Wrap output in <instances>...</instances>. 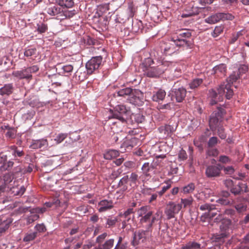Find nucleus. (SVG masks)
<instances>
[{
	"instance_id": "864d4df0",
	"label": "nucleus",
	"mask_w": 249,
	"mask_h": 249,
	"mask_svg": "<svg viewBox=\"0 0 249 249\" xmlns=\"http://www.w3.org/2000/svg\"><path fill=\"white\" fill-rule=\"evenodd\" d=\"M154 63V61L151 58H147L142 63V70L147 68L151 67V65Z\"/></svg>"
},
{
	"instance_id": "cd10ccee",
	"label": "nucleus",
	"mask_w": 249,
	"mask_h": 249,
	"mask_svg": "<svg viewBox=\"0 0 249 249\" xmlns=\"http://www.w3.org/2000/svg\"><path fill=\"white\" fill-rule=\"evenodd\" d=\"M56 1L59 6L66 8H71L74 4L73 0H56Z\"/></svg>"
},
{
	"instance_id": "bb28decb",
	"label": "nucleus",
	"mask_w": 249,
	"mask_h": 249,
	"mask_svg": "<svg viewBox=\"0 0 249 249\" xmlns=\"http://www.w3.org/2000/svg\"><path fill=\"white\" fill-rule=\"evenodd\" d=\"M166 95L165 92L162 90L160 89L152 96V100L155 102H159L162 100Z\"/></svg>"
},
{
	"instance_id": "f3484780",
	"label": "nucleus",
	"mask_w": 249,
	"mask_h": 249,
	"mask_svg": "<svg viewBox=\"0 0 249 249\" xmlns=\"http://www.w3.org/2000/svg\"><path fill=\"white\" fill-rule=\"evenodd\" d=\"M14 178L13 175L12 173L6 174L3 176V183L0 184V189H3L6 186H7L8 188H11L10 183L12 181Z\"/></svg>"
},
{
	"instance_id": "c03bdc74",
	"label": "nucleus",
	"mask_w": 249,
	"mask_h": 249,
	"mask_svg": "<svg viewBox=\"0 0 249 249\" xmlns=\"http://www.w3.org/2000/svg\"><path fill=\"white\" fill-rule=\"evenodd\" d=\"M216 129H217V134L221 139H225L226 138L227 134L225 133V129L222 126L220 125L217 127Z\"/></svg>"
},
{
	"instance_id": "338daca9",
	"label": "nucleus",
	"mask_w": 249,
	"mask_h": 249,
	"mask_svg": "<svg viewBox=\"0 0 249 249\" xmlns=\"http://www.w3.org/2000/svg\"><path fill=\"white\" fill-rule=\"evenodd\" d=\"M107 236V234L106 232H104L103 234L99 235L96 238V242L100 244L105 239Z\"/></svg>"
},
{
	"instance_id": "2eb2a0df",
	"label": "nucleus",
	"mask_w": 249,
	"mask_h": 249,
	"mask_svg": "<svg viewBox=\"0 0 249 249\" xmlns=\"http://www.w3.org/2000/svg\"><path fill=\"white\" fill-rule=\"evenodd\" d=\"M48 145V141L47 139H41L40 140H33L30 148L32 149H38L43 146Z\"/></svg>"
},
{
	"instance_id": "69168bd1",
	"label": "nucleus",
	"mask_w": 249,
	"mask_h": 249,
	"mask_svg": "<svg viewBox=\"0 0 249 249\" xmlns=\"http://www.w3.org/2000/svg\"><path fill=\"white\" fill-rule=\"evenodd\" d=\"M11 149L14 150L13 154L15 156H18L19 157H22L24 155V152L23 151H19L17 149V147L15 146H13L11 147Z\"/></svg>"
},
{
	"instance_id": "de8ad7c7",
	"label": "nucleus",
	"mask_w": 249,
	"mask_h": 249,
	"mask_svg": "<svg viewBox=\"0 0 249 249\" xmlns=\"http://www.w3.org/2000/svg\"><path fill=\"white\" fill-rule=\"evenodd\" d=\"M218 161L223 164L230 163L231 161V160L226 155H220Z\"/></svg>"
},
{
	"instance_id": "ddd939ff",
	"label": "nucleus",
	"mask_w": 249,
	"mask_h": 249,
	"mask_svg": "<svg viewBox=\"0 0 249 249\" xmlns=\"http://www.w3.org/2000/svg\"><path fill=\"white\" fill-rule=\"evenodd\" d=\"M214 74L217 77L222 78L226 75L227 66L225 64H221L213 68Z\"/></svg>"
},
{
	"instance_id": "473e14b6",
	"label": "nucleus",
	"mask_w": 249,
	"mask_h": 249,
	"mask_svg": "<svg viewBox=\"0 0 249 249\" xmlns=\"http://www.w3.org/2000/svg\"><path fill=\"white\" fill-rule=\"evenodd\" d=\"M206 154L208 157H216L219 154V151L215 148L208 147L206 151Z\"/></svg>"
},
{
	"instance_id": "c85d7f7f",
	"label": "nucleus",
	"mask_w": 249,
	"mask_h": 249,
	"mask_svg": "<svg viewBox=\"0 0 249 249\" xmlns=\"http://www.w3.org/2000/svg\"><path fill=\"white\" fill-rule=\"evenodd\" d=\"M134 91V89L129 88H124L119 90L118 91V95L119 96H126L128 97L130 96L131 94Z\"/></svg>"
},
{
	"instance_id": "72a5a7b5",
	"label": "nucleus",
	"mask_w": 249,
	"mask_h": 249,
	"mask_svg": "<svg viewBox=\"0 0 249 249\" xmlns=\"http://www.w3.org/2000/svg\"><path fill=\"white\" fill-rule=\"evenodd\" d=\"M161 214L160 212H157L154 214L152 213V215L151 219V221L150 222V224H148V229H150L154 223L159 220L161 218Z\"/></svg>"
},
{
	"instance_id": "0e129e2a",
	"label": "nucleus",
	"mask_w": 249,
	"mask_h": 249,
	"mask_svg": "<svg viewBox=\"0 0 249 249\" xmlns=\"http://www.w3.org/2000/svg\"><path fill=\"white\" fill-rule=\"evenodd\" d=\"M241 35L240 32L233 34L232 36L231 39L229 41L230 44L234 43L238 39L239 37Z\"/></svg>"
},
{
	"instance_id": "dca6fc26",
	"label": "nucleus",
	"mask_w": 249,
	"mask_h": 249,
	"mask_svg": "<svg viewBox=\"0 0 249 249\" xmlns=\"http://www.w3.org/2000/svg\"><path fill=\"white\" fill-rule=\"evenodd\" d=\"M46 12L52 16H56L60 14L62 12V9L57 5H49L46 9Z\"/></svg>"
},
{
	"instance_id": "4d7b16f0",
	"label": "nucleus",
	"mask_w": 249,
	"mask_h": 249,
	"mask_svg": "<svg viewBox=\"0 0 249 249\" xmlns=\"http://www.w3.org/2000/svg\"><path fill=\"white\" fill-rule=\"evenodd\" d=\"M36 50L35 48H31L26 50L24 52V55L27 57L34 55L36 53Z\"/></svg>"
},
{
	"instance_id": "3c124183",
	"label": "nucleus",
	"mask_w": 249,
	"mask_h": 249,
	"mask_svg": "<svg viewBox=\"0 0 249 249\" xmlns=\"http://www.w3.org/2000/svg\"><path fill=\"white\" fill-rule=\"evenodd\" d=\"M133 140H126L122 144V146L128 150H131L134 147Z\"/></svg>"
},
{
	"instance_id": "6e6552de",
	"label": "nucleus",
	"mask_w": 249,
	"mask_h": 249,
	"mask_svg": "<svg viewBox=\"0 0 249 249\" xmlns=\"http://www.w3.org/2000/svg\"><path fill=\"white\" fill-rule=\"evenodd\" d=\"M142 93L140 90L134 89V91L127 100L133 105L140 106L142 103Z\"/></svg>"
},
{
	"instance_id": "2f4dec72",
	"label": "nucleus",
	"mask_w": 249,
	"mask_h": 249,
	"mask_svg": "<svg viewBox=\"0 0 249 249\" xmlns=\"http://www.w3.org/2000/svg\"><path fill=\"white\" fill-rule=\"evenodd\" d=\"M48 25L45 22H40L37 24L36 30L39 34L45 33L48 30Z\"/></svg>"
},
{
	"instance_id": "09e8293b",
	"label": "nucleus",
	"mask_w": 249,
	"mask_h": 249,
	"mask_svg": "<svg viewBox=\"0 0 249 249\" xmlns=\"http://www.w3.org/2000/svg\"><path fill=\"white\" fill-rule=\"evenodd\" d=\"M231 225V221L230 220L224 219L222 222V224L220 226V229L226 231L229 228Z\"/></svg>"
},
{
	"instance_id": "c756f323",
	"label": "nucleus",
	"mask_w": 249,
	"mask_h": 249,
	"mask_svg": "<svg viewBox=\"0 0 249 249\" xmlns=\"http://www.w3.org/2000/svg\"><path fill=\"white\" fill-rule=\"evenodd\" d=\"M227 234L226 232L221 233L219 234H216L214 236L213 241L217 242L219 244L225 242V239L227 237Z\"/></svg>"
},
{
	"instance_id": "0eeeda50",
	"label": "nucleus",
	"mask_w": 249,
	"mask_h": 249,
	"mask_svg": "<svg viewBox=\"0 0 249 249\" xmlns=\"http://www.w3.org/2000/svg\"><path fill=\"white\" fill-rule=\"evenodd\" d=\"M159 163L158 160H153L151 162L144 163L142 167V174L146 177H151V173L157 168Z\"/></svg>"
},
{
	"instance_id": "f704fd0d",
	"label": "nucleus",
	"mask_w": 249,
	"mask_h": 249,
	"mask_svg": "<svg viewBox=\"0 0 249 249\" xmlns=\"http://www.w3.org/2000/svg\"><path fill=\"white\" fill-rule=\"evenodd\" d=\"M225 113V110L222 107H218L217 108V110L214 111L212 113V115L214 117H216V118L219 119H221Z\"/></svg>"
},
{
	"instance_id": "412c9836",
	"label": "nucleus",
	"mask_w": 249,
	"mask_h": 249,
	"mask_svg": "<svg viewBox=\"0 0 249 249\" xmlns=\"http://www.w3.org/2000/svg\"><path fill=\"white\" fill-rule=\"evenodd\" d=\"M144 74L149 77H156L159 75L157 68L156 67H149L142 70Z\"/></svg>"
},
{
	"instance_id": "37998d69",
	"label": "nucleus",
	"mask_w": 249,
	"mask_h": 249,
	"mask_svg": "<svg viewBox=\"0 0 249 249\" xmlns=\"http://www.w3.org/2000/svg\"><path fill=\"white\" fill-rule=\"evenodd\" d=\"M114 240L110 239L107 240L103 244L101 245L102 249H111L113 246Z\"/></svg>"
},
{
	"instance_id": "8fccbe9b",
	"label": "nucleus",
	"mask_w": 249,
	"mask_h": 249,
	"mask_svg": "<svg viewBox=\"0 0 249 249\" xmlns=\"http://www.w3.org/2000/svg\"><path fill=\"white\" fill-rule=\"evenodd\" d=\"M225 174L231 175L233 174L235 172V169L232 166H222V169Z\"/></svg>"
},
{
	"instance_id": "a878e982",
	"label": "nucleus",
	"mask_w": 249,
	"mask_h": 249,
	"mask_svg": "<svg viewBox=\"0 0 249 249\" xmlns=\"http://www.w3.org/2000/svg\"><path fill=\"white\" fill-rule=\"evenodd\" d=\"M119 152L116 150H109L104 154V158L107 160H111L119 156Z\"/></svg>"
},
{
	"instance_id": "9d476101",
	"label": "nucleus",
	"mask_w": 249,
	"mask_h": 249,
	"mask_svg": "<svg viewBox=\"0 0 249 249\" xmlns=\"http://www.w3.org/2000/svg\"><path fill=\"white\" fill-rule=\"evenodd\" d=\"M114 207V203L112 200L103 199L98 203V211L100 213L106 212Z\"/></svg>"
},
{
	"instance_id": "6e6d98bb",
	"label": "nucleus",
	"mask_w": 249,
	"mask_h": 249,
	"mask_svg": "<svg viewBox=\"0 0 249 249\" xmlns=\"http://www.w3.org/2000/svg\"><path fill=\"white\" fill-rule=\"evenodd\" d=\"M14 164V162L11 161H9L7 163L4 162L3 165L0 166V174L4 170H7L8 168L12 167Z\"/></svg>"
},
{
	"instance_id": "79ce46f5",
	"label": "nucleus",
	"mask_w": 249,
	"mask_h": 249,
	"mask_svg": "<svg viewBox=\"0 0 249 249\" xmlns=\"http://www.w3.org/2000/svg\"><path fill=\"white\" fill-rule=\"evenodd\" d=\"M223 30L224 27L222 25L216 26L212 33V36L213 37H216L223 32Z\"/></svg>"
},
{
	"instance_id": "20e7f679",
	"label": "nucleus",
	"mask_w": 249,
	"mask_h": 249,
	"mask_svg": "<svg viewBox=\"0 0 249 249\" xmlns=\"http://www.w3.org/2000/svg\"><path fill=\"white\" fill-rule=\"evenodd\" d=\"M234 18V16L230 13H217L213 15H212L205 19L204 21L206 23L213 24L220 20H231Z\"/></svg>"
},
{
	"instance_id": "4c0bfd02",
	"label": "nucleus",
	"mask_w": 249,
	"mask_h": 249,
	"mask_svg": "<svg viewBox=\"0 0 249 249\" xmlns=\"http://www.w3.org/2000/svg\"><path fill=\"white\" fill-rule=\"evenodd\" d=\"M138 175L135 172L132 173L129 176V185L130 186L136 185L137 182L138 181Z\"/></svg>"
},
{
	"instance_id": "aec40b11",
	"label": "nucleus",
	"mask_w": 249,
	"mask_h": 249,
	"mask_svg": "<svg viewBox=\"0 0 249 249\" xmlns=\"http://www.w3.org/2000/svg\"><path fill=\"white\" fill-rule=\"evenodd\" d=\"M186 89L183 88H179L175 91V95L176 100L178 102L183 101L186 96Z\"/></svg>"
},
{
	"instance_id": "a19ab883",
	"label": "nucleus",
	"mask_w": 249,
	"mask_h": 249,
	"mask_svg": "<svg viewBox=\"0 0 249 249\" xmlns=\"http://www.w3.org/2000/svg\"><path fill=\"white\" fill-rule=\"evenodd\" d=\"M217 214L216 213L210 211V212L205 213L201 216V220L205 221L206 219H212Z\"/></svg>"
},
{
	"instance_id": "e433bc0d",
	"label": "nucleus",
	"mask_w": 249,
	"mask_h": 249,
	"mask_svg": "<svg viewBox=\"0 0 249 249\" xmlns=\"http://www.w3.org/2000/svg\"><path fill=\"white\" fill-rule=\"evenodd\" d=\"M199 209L202 211H207L208 212H210L215 209V207L213 205L209 203H204L199 206Z\"/></svg>"
},
{
	"instance_id": "f8f14e48",
	"label": "nucleus",
	"mask_w": 249,
	"mask_h": 249,
	"mask_svg": "<svg viewBox=\"0 0 249 249\" xmlns=\"http://www.w3.org/2000/svg\"><path fill=\"white\" fill-rule=\"evenodd\" d=\"M14 90V87L12 83L5 84L0 88V95L6 98L12 94Z\"/></svg>"
},
{
	"instance_id": "4be33fe9",
	"label": "nucleus",
	"mask_w": 249,
	"mask_h": 249,
	"mask_svg": "<svg viewBox=\"0 0 249 249\" xmlns=\"http://www.w3.org/2000/svg\"><path fill=\"white\" fill-rule=\"evenodd\" d=\"M129 182V176L126 175L123 177L119 181L118 186L120 188L122 192H125L128 189L127 184Z\"/></svg>"
},
{
	"instance_id": "052dcab7",
	"label": "nucleus",
	"mask_w": 249,
	"mask_h": 249,
	"mask_svg": "<svg viewBox=\"0 0 249 249\" xmlns=\"http://www.w3.org/2000/svg\"><path fill=\"white\" fill-rule=\"evenodd\" d=\"M216 202L223 205H229L231 202L227 198H220L216 200Z\"/></svg>"
},
{
	"instance_id": "ea45409f",
	"label": "nucleus",
	"mask_w": 249,
	"mask_h": 249,
	"mask_svg": "<svg viewBox=\"0 0 249 249\" xmlns=\"http://www.w3.org/2000/svg\"><path fill=\"white\" fill-rule=\"evenodd\" d=\"M118 221V219L117 217L114 216H108L107 219V223L106 224L108 226L107 228H110L111 227L114 226Z\"/></svg>"
},
{
	"instance_id": "774afa93",
	"label": "nucleus",
	"mask_w": 249,
	"mask_h": 249,
	"mask_svg": "<svg viewBox=\"0 0 249 249\" xmlns=\"http://www.w3.org/2000/svg\"><path fill=\"white\" fill-rule=\"evenodd\" d=\"M178 158L181 160H185L187 158V155L186 151L183 149H181L178 155Z\"/></svg>"
},
{
	"instance_id": "680f3d73",
	"label": "nucleus",
	"mask_w": 249,
	"mask_h": 249,
	"mask_svg": "<svg viewBox=\"0 0 249 249\" xmlns=\"http://www.w3.org/2000/svg\"><path fill=\"white\" fill-rule=\"evenodd\" d=\"M62 69L63 70L64 72L65 73H67L68 74H71L70 73L72 72L73 67L71 65H66L63 66L62 67Z\"/></svg>"
},
{
	"instance_id": "5701e85b",
	"label": "nucleus",
	"mask_w": 249,
	"mask_h": 249,
	"mask_svg": "<svg viewBox=\"0 0 249 249\" xmlns=\"http://www.w3.org/2000/svg\"><path fill=\"white\" fill-rule=\"evenodd\" d=\"M219 120L220 119L216 118V117H214L212 115L211 116L209 120V125L212 131H215L217 127L220 126Z\"/></svg>"
},
{
	"instance_id": "6ab92c4d",
	"label": "nucleus",
	"mask_w": 249,
	"mask_h": 249,
	"mask_svg": "<svg viewBox=\"0 0 249 249\" xmlns=\"http://www.w3.org/2000/svg\"><path fill=\"white\" fill-rule=\"evenodd\" d=\"M205 78H196L193 79L189 84V86L191 89H195L201 87L203 84Z\"/></svg>"
},
{
	"instance_id": "49530a36",
	"label": "nucleus",
	"mask_w": 249,
	"mask_h": 249,
	"mask_svg": "<svg viewBox=\"0 0 249 249\" xmlns=\"http://www.w3.org/2000/svg\"><path fill=\"white\" fill-rule=\"evenodd\" d=\"M193 202V198L192 197H189L187 198L181 199V202L183 205L184 208L190 207Z\"/></svg>"
},
{
	"instance_id": "e2e57ef3",
	"label": "nucleus",
	"mask_w": 249,
	"mask_h": 249,
	"mask_svg": "<svg viewBox=\"0 0 249 249\" xmlns=\"http://www.w3.org/2000/svg\"><path fill=\"white\" fill-rule=\"evenodd\" d=\"M60 201L57 199H54L53 202H46L45 203V205L48 208H50L53 206V205H54L56 207L59 206Z\"/></svg>"
},
{
	"instance_id": "a211bd4d",
	"label": "nucleus",
	"mask_w": 249,
	"mask_h": 249,
	"mask_svg": "<svg viewBox=\"0 0 249 249\" xmlns=\"http://www.w3.org/2000/svg\"><path fill=\"white\" fill-rule=\"evenodd\" d=\"M135 211L133 208L127 209L123 213L120 214V216L124 218V220L129 222L133 221L134 218Z\"/></svg>"
},
{
	"instance_id": "423d86ee",
	"label": "nucleus",
	"mask_w": 249,
	"mask_h": 249,
	"mask_svg": "<svg viewBox=\"0 0 249 249\" xmlns=\"http://www.w3.org/2000/svg\"><path fill=\"white\" fill-rule=\"evenodd\" d=\"M222 166L219 164L216 165H209L205 170V175L209 178H217L220 176Z\"/></svg>"
},
{
	"instance_id": "a18cd8bd",
	"label": "nucleus",
	"mask_w": 249,
	"mask_h": 249,
	"mask_svg": "<svg viewBox=\"0 0 249 249\" xmlns=\"http://www.w3.org/2000/svg\"><path fill=\"white\" fill-rule=\"evenodd\" d=\"M131 117L133 118L135 121L138 123H142L144 120V117L140 113L132 114Z\"/></svg>"
},
{
	"instance_id": "13d9d810",
	"label": "nucleus",
	"mask_w": 249,
	"mask_h": 249,
	"mask_svg": "<svg viewBox=\"0 0 249 249\" xmlns=\"http://www.w3.org/2000/svg\"><path fill=\"white\" fill-rule=\"evenodd\" d=\"M206 192L205 191H202L200 192H198L196 194L195 196L198 200L203 201L206 198Z\"/></svg>"
},
{
	"instance_id": "5fc2aeb1",
	"label": "nucleus",
	"mask_w": 249,
	"mask_h": 249,
	"mask_svg": "<svg viewBox=\"0 0 249 249\" xmlns=\"http://www.w3.org/2000/svg\"><path fill=\"white\" fill-rule=\"evenodd\" d=\"M171 186V184L170 181L166 183V184L162 187V190L157 192V193L161 196L164 193L166 192Z\"/></svg>"
},
{
	"instance_id": "7ed1b4c3",
	"label": "nucleus",
	"mask_w": 249,
	"mask_h": 249,
	"mask_svg": "<svg viewBox=\"0 0 249 249\" xmlns=\"http://www.w3.org/2000/svg\"><path fill=\"white\" fill-rule=\"evenodd\" d=\"M191 36V33L188 30L182 29L172 36V42L177 46L188 47L191 43L187 39Z\"/></svg>"
},
{
	"instance_id": "39448f33",
	"label": "nucleus",
	"mask_w": 249,
	"mask_h": 249,
	"mask_svg": "<svg viewBox=\"0 0 249 249\" xmlns=\"http://www.w3.org/2000/svg\"><path fill=\"white\" fill-rule=\"evenodd\" d=\"M102 60L103 58L101 56H97L92 57L89 60L86 65L88 73L91 74L97 70L101 66Z\"/></svg>"
},
{
	"instance_id": "bf43d9fd",
	"label": "nucleus",
	"mask_w": 249,
	"mask_h": 249,
	"mask_svg": "<svg viewBox=\"0 0 249 249\" xmlns=\"http://www.w3.org/2000/svg\"><path fill=\"white\" fill-rule=\"evenodd\" d=\"M234 207L239 213L244 212L247 209V206L243 203L235 205Z\"/></svg>"
},
{
	"instance_id": "4468645a",
	"label": "nucleus",
	"mask_w": 249,
	"mask_h": 249,
	"mask_svg": "<svg viewBox=\"0 0 249 249\" xmlns=\"http://www.w3.org/2000/svg\"><path fill=\"white\" fill-rule=\"evenodd\" d=\"M13 74L15 77L20 79H26L27 80H31L32 79V75L29 73L27 68L14 71Z\"/></svg>"
},
{
	"instance_id": "f03ea898",
	"label": "nucleus",
	"mask_w": 249,
	"mask_h": 249,
	"mask_svg": "<svg viewBox=\"0 0 249 249\" xmlns=\"http://www.w3.org/2000/svg\"><path fill=\"white\" fill-rule=\"evenodd\" d=\"M239 78V75L238 72H233L226 82L221 84L218 89V93L219 94L225 93V96L227 99H230L233 95V90L231 89L232 85L236 82Z\"/></svg>"
},
{
	"instance_id": "393cba45",
	"label": "nucleus",
	"mask_w": 249,
	"mask_h": 249,
	"mask_svg": "<svg viewBox=\"0 0 249 249\" xmlns=\"http://www.w3.org/2000/svg\"><path fill=\"white\" fill-rule=\"evenodd\" d=\"M152 215V212L150 211L148 212L145 215L142 216L141 219H140V222L143 225L144 223H147L145 226L147 227V230H149L148 229V224H150L151 219V217ZM143 226H144L143 225Z\"/></svg>"
},
{
	"instance_id": "f257e3e1",
	"label": "nucleus",
	"mask_w": 249,
	"mask_h": 249,
	"mask_svg": "<svg viewBox=\"0 0 249 249\" xmlns=\"http://www.w3.org/2000/svg\"><path fill=\"white\" fill-rule=\"evenodd\" d=\"M131 113L130 110L123 105H118L114 108L111 115L108 116V119H115L116 121L112 122V124L115 125L116 124H125L126 120Z\"/></svg>"
},
{
	"instance_id": "603ef678",
	"label": "nucleus",
	"mask_w": 249,
	"mask_h": 249,
	"mask_svg": "<svg viewBox=\"0 0 249 249\" xmlns=\"http://www.w3.org/2000/svg\"><path fill=\"white\" fill-rule=\"evenodd\" d=\"M67 135L66 133L59 134L54 139V141H56L57 143H60L67 138Z\"/></svg>"
},
{
	"instance_id": "7c9ffc66",
	"label": "nucleus",
	"mask_w": 249,
	"mask_h": 249,
	"mask_svg": "<svg viewBox=\"0 0 249 249\" xmlns=\"http://www.w3.org/2000/svg\"><path fill=\"white\" fill-rule=\"evenodd\" d=\"M195 187L196 186L194 183H190L182 188L181 192L185 194H190L194 191Z\"/></svg>"
},
{
	"instance_id": "c9c22d12",
	"label": "nucleus",
	"mask_w": 249,
	"mask_h": 249,
	"mask_svg": "<svg viewBox=\"0 0 249 249\" xmlns=\"http://www.w3.org/2000/svg\"><path fill=\"white\" fill-rule=\"evenodd\" d=\"M37 232H33L31 233H27L23 238V241L25 242H29L34 240L37 236Z\"/></svg>"
},
{
	"instance_id": "58836bf2",
	"label": "nucleus",
	"mask_w": 249,
	"mask_h": 249,
	"mask_svg": "<svg viewBox=\"0 0 249 249\" xmlns=\"http://www.w3.org/2000/svg\"><path fill=\"white\" fill-rule=\"evenodd\" d=\"M220 141L215 136L211 137L207 143L208 147H214L217 143H220Z\"/></svg>"
},
{
	"instance_id": "1a4fd4ad",
	"label": "nucleus",
	"mask_w": 249,
	"mask_h": 249,
	"mask_svg": "<svg viewBox=\"0 0 249 249\" xmlns=\"http://www.w3.org/2000/svg\"><path fill=\"white\" fill-rule=\"evenodd\" d=\"M148 230H139L135 231L133 234V240L132 242V245L135 246L141 243H143L146 239Z\"/></svg>"
},
{
	"instance_id": "b1692460",
	"label": "nucleus",
	"mask_w": 249,
	"mask_h": 249,
	"mask_svg": "<svg viewBox=\"0 0 249 249\" xmlns=\"http://www.w3.org/2000/svg\"><path fill=\"white\" fill-rule=\"evenodd\" d=\"M182 249H203V247L195 241H190L183 246Z\"/></svg>"
},
{
	"instance_id": "9b49d317",
	"label": "nucleus",
	"mask_w": 249,
	"mask_h": 249,
	"mask_svg": "<svg viewBox=\"0 0 249 249\" xmlns=\"http://www.w3.org/2000/svg\"><path fill=\"white\" fill-rule=\"evenodd\" d=\"M231 192L234 195H240L249 192L248 186L247 183L239 182L237 185H233L231 189Z\"/></svg>"
}]
</instances>
